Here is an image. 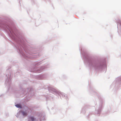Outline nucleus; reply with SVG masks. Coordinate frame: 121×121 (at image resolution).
<instances>
[{
    "instance_id": "7ed1b4c3",
    "label": "nucleus",
    "mask_w": 121,
    "mask_h": 121,
    "mask_svg": "<svg viewBox=\"0 0 121 121\" xmlns=\"http://www.w3.org/2000/svg\"><path fill=\"white\" fill-rule=\"evenodd\" d=\"M22 113L23 115V116H26L27 115V113H26L24 112H23Z\"/></svg>"
},
{
    "instance_id": "f03ea898",
    "label": "nucleus",
    "mask_w": 121,
    "mask_h": 121,
    "mask_svg": "<svg viewBox=\"0 0 121 121\" xmlns=\"http://www.w3.org/2000/svg\"><path fill=\"white\" fill-rule=\"evenodd\" d=\"M30 118L31 119L32 121H34L35 120L34 118L33 117H30Z\"/></svg>"
},
{
    "instance_id": "f257e3e1",
    "label": "nucleus",
    "mask_w": 121,
    "mask_h": 121,
    "mask_svg": "<svg viewBox=\"0 0 121 121\" xmlns=\"http://www.w3.org/2000/svg\"><path fill=\"white\" fill-rule=\"evenodd\" d=\"M16 106L17 108H21V105L19 104H17L16 105Z\"/></svg>"
}]
</instances>
